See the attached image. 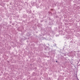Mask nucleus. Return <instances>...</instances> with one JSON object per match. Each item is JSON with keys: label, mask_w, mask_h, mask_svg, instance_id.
Returning <instances> with one entry per match:
<instances>
[{"label": "nucleus", "mask_w": 80, "mask_h": 80, "mask_svg": "<svg viewBox=\"0 0 80 80\" xmlns=\"http://www.w3.org/2000/svg\"><path fill=\"white\" fill-rule=\"evenodd\" d=\"M51 10H52V9H51Z\"/></svg>", "instance_id": "obj_2"}, {"label": "nucleus", "mask_w": 80, "mask_h": 80, "mask_svg": "<svg viewBox=\"0 0 80 80\" xmlns=\"http://www.w3.org/2000/svg\"><path fill=\"white\" fill-rule=\"evenodd\" d=\"M56 62H57V61H56Z\"/></svg>", "instance_id": "obj_1"}]
</instances>
